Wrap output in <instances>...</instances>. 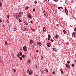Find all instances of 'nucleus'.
<instances>
[{
	"label": "nucleus",
	"mask_w": 76,
	"mask_h": 76,
	"mask_svg": "<svg viewBox=\"0 0 76 76\" xmlns=\"http://www.w3.org/2000/svg\"><path fill=\"white\" fill-rule=\"evenodd\" d=\"M61 8V9H60V11H61V12H62L63 11H64V10H63V7H58V9H60V8Z\"/></svg>",
	"instance_id": "1"
},
{
	"label": "nucleus",
	"mask_w": 76,
	"mask_h": 76,
	"mask_svg": "<svg viewBox=\"0 0 76 76\" xmlns=\"http://www.w3.org/2000/svg\"><path fill=\"white\" fill-rule=\"evenodd\" d=\"M27 16L28 18H30L31 19H32V15H31L28 14L27 15Z\"/></svg>",
	"instance_id": "2"
},
{
	"label": "nucleus",
	"mask_w": 76,
	"mask_h": 76,
	"mask_svg": "<svg viewBox=\"0 0 76 76\" xmlns=\"http://www.w3.org/2000/svg\"><path fill=\"white\" fill-rule=\"evenodd\" d=\"M27 48H26V46H24L23 47V50L24 51H27Z\"/></svg>",
	"instance_id": "3"
},
{
	"label": "nucleus",
	"mask_w": 76,
	"mask_h": 76,
	"mask_svg": "<svg viewBox=\"0 0 76 76\" xmlns=\"http://www.w3.org/2000/svg\"><path fill=\"white\" fill-rule=\"evenodd\" d=\"M65 11L66 14V15L67 16V15H68V11L67 10V9L65 8Z\"/></svg>",
	"instance_id": "4"
},
{
	"label": "nucleus",
	"mask_w": 76,
	"mask_h": 76,
	"mask_svg": "<svg viewBox=\"0 0 76 76\" xmlns=\"http://www.w3.org/2000/svg\"><path fill=\"white\" fill-rule=\"evenodd\" d=\"M65 65L66 67H67V68H69V67H70V65L67 64H66Z\"/></svg>",
	"instance_id": "5"
},
{
	"label": "nucleus",
	"mask_w": 76,
	"mask_h": 76,
	"mask_svg": "<svg viewBox=\"0 0 76 76\" xmlns=\"http://www.w3.org/2000/svg\"><path fill=\"white\" fill-rule=\"evenodd\" d=\"M37 45H39V46H40V45H41V43L40 42H39L37 43Z\"/></svg>",
	"instance_id": "6"
},
{
	"label": "nucleus",
	"mask_w": 76,
	"mask_h": 76,
	"mask_svg": "<svg viewBox=\"0 0 76 76\" xmlns=\"http://www.w3.org/2000/svg\"><path fill=\"white\" fill-rule=\"evenodd\" d=\"M60 71L61 72V74H63L64 73V72H63V69H60Z\"/></svg>",
	"instance_id": "7"
},
{
	"label": "nucleus",
	"mask_w": 76,
	"mask_h": 76,
	"mask_svg": "<svg viewBox=\"0 0 76 76\" xmlns=\"http://www.w3.org/2000/svg\"><path fill=\"white\" fill-rule=\"evenodd\" d=\"M45 30H46V28H45V27H43V32H45Z\"/></svg>",
	"instance_id": "8"
},
{
	"label": "nucleus",
	"mask_w": 76,
	"mask_h": 76,
	"mask_svg": "<svg viewBox=\"0 0 76 76\" xmlns=\"http://www.w3.org/2000/svg\"><path fill=\"white\" fill-rule=\"evenodd\" d=\"M30 44H32V43H33V41H32V39L30 40Z\"/></svg>",
	"instance_id": "9"
},
{
	"label": "nucleus",
	"mask_w": 76,
	"mask_h": 76,
	"mask_svg": "<svg viewBox=\"0 0 76 76\" xmlns=\"http://www.w3.org/2000/svg\"><path fill=\"white\" fill-rule=\"evenodd\" d=\"M29 75H32V72H31V71H29Z\"/></svg>",
	"instance_id": "10"
},
{
	"label": "nucleus",
	"mask_w": 76,
	"mask_h": 76,
	"mask_svg": "<svg viewBox=\"0 0 76 76\" xmlns=\"http://www.w3.org/2000/svg\"><path fill=\"white\" fill-rule=\"evenodd\" d=\"M75 32H73L72 33V36H74V37H75Z\"/></svg>",
	"instance_id": "11"
},
{
	"label": "nucleus",
	"mask_w": 76,
	"mask_h": 76,
	"mask_svg": "<svg viewBox=\"0 0 76 76\" xmlns=\"http://www.w3.org/2000/svg\"><path fill=\"white\" fill-rule=\"evenodd\" d=\"M47 46H48V47H50V43H48L47 44Z\"/></svg>",
	"instance_id": "12"
},
{
	"label": "nucleus",
	"mask_w": 76,
	"mask_h": 76,
	"mask_svg": "<svg viewBox=\"0 0 76 76\" xmlns=\"http://www.w3.org/2000/svg\"><path fill=\"white\" fill-rule=\"evenodd\" d=\"M53 51H57V50L55 48H53Z\"/></svg>",
	"instance_id": "13"
},
{
	"label": "nucleus",
	"mask_w": 76,
	"mask_h": 76,
	"mask_svg": "<svg viewBox=\"0 0 76 76\" xmlns=\"http://www.w3.org/2000/svg\"><path fill=\"white\" fill-rule=\"evenodd\" d=\"M58 37V35L57 34L55 36V38L56 39H57V38Z\"/></svg>",
	"instance_id": "14"
},
{
	"label": "nucleus",
	"mask_w": 76,
	"mask_h": 76,
	"mask_svg": "<svg viewBox=\"0 0 76 76\" xmlns=\"http://www.w3.org/2000/svg\"><path fill=\"white\" fill-rule=\"evenodd\" d=\"M29 9V7H26L25 8L26 10H28Z\"/></svg>",
	"instance_id": "15"
},
{
	"label": "nucleus",
	"mask_w": 76,
	"mask_h": 76,
	"mask_svg": "<svg viewBox=\"0 0 76 76\" xmlns=\"http://www.w3.org/2000/svg\"><path fill=\"white\" fill-rule=\"evenodd\" d=\"M19 14L20 16L21 15H22V14H23V12H21L19 13Z\"/></svg>",
	"instance_id": "16"
},
{
	"label": "nucleus",
	"mask_w": 76,
	"mask_h": 76,
	"mask_svg": "<svg viewBox=\"0 0 76 76\" xmlns=\"http://www.w3.org/2000/svg\"><path fill=\"white\" fill-rule=\"evenodd\" d=\"M2 6V3H1V2L0 3V7H1Z\"/></svg>",
	"instance_id": "17"
},
{
	"label": "nucleus",
	"mask_w": 76,
	"mask_h": 76,
	"mask_svg": "<svg viewBox=\"0 0 76 76\" xmlns=\"http://www.w3.org/2000/svg\"><path fill=\"white\" fill-rule=\"evenodd\" d=\"M48 37L49 38H51V35H50L49 34L48 35Z\"/></svg>",
	"instance_id": "18"
},
{
	"label": "nucleus",
	"mask_w": 76,
	"mask_h": 76,
	"mask_svg": "<svg viewBox=\"0 0 76 76\" xmlns=\"http://www.w3.org/2000/svg\"><path fill=\"white\" fill-rule=\"evenodd\" d=\"M5 45H7V41L5 42Z\"/></svg>",
	"instance_id": "19"
},
{
	"label": "nucleus",
	"mask_w": 76,
	"mask_h": 76,
	"mask_svg": "<svg viewBox=\"0 0 76 76\" xmlns=\"http://www.w3.org/2000/svg\"><path fill=\"white\" fill-rule=\"evenodd\" d=\"M7 18H8V19H9V15H7Z\"/></svg>",
	"instance_id": "20"
},
{
	"label": "nucleus",
	"mask_w": 76,
	"mask_h": 76,
	"mask_svg": "<svg viewBox=\"0 0 76 76\" xmlns=\"http://www.w3.org/2000/svg\"><path fill=\"white\" fill-rule=\"evenodd\" d=\"M63 32H64V34H66V31L65 30H64L63 31Z\"/></svg>",
	"instance_id": "21"
},
{
	"label": "nucleus",
	"mask_w": 76,
	"mask_h": 76,
	"mask_svg": "<svg viewBox=\"0 0 76 76\" xmlns=\"http://www.w3.org/2000/svg\"><path fill=\"white\" fill-rule=\"evenodd\" d=\"M19 58L21 60H22V57H20Z\"/></svg>",
	"instance_id": "22"
},
{
	"label": "nucleus",
	"mask_w": 76,
	"mask_h": 76,
	"mask_svg": "<svg viewBox=\"0 0 76 76\" xmlns=\"http://www.w3.org/2000/svg\"><path fill=\"white\" fill-rule=\"evenodd\" d=\"M52 73L53 74V75H55V72L54 71H53V72H52Z\"/></svg>",
	"instance_id": "23"
},
{
	"label": "nucleus",
	"mask_w": 76,
	"mask_h": 76,
	"mask_svg": "<svg viewBox=\"0 0 76 76\" xmlns=\"http://www.w3.org/2000/svg\"><path fill=\"white\" fill-rule=\"evenodd\" d=\"M16 69H13V71L14 72H16Z\"/></svg>",
	"instance_id": "24"
},
{
	"label": "nucleus",
	"mask_w": 76,
	"mask_h": 76,
	"mask_svg": "<svg viewBox=\"0 0 76 76\" xmlns=\"http://www.w3.org/2000/svg\"><path fill=\"white\" fill-rule=\"evenodd\" d=\"M34 3H35V4H37V1H35Z\"/></svg>",
	"instance_id": "25"
},
{
	"label": "nucleus",
	"mask_w": 76,
	"mask_h": 76,
	"mask_svg": "<svg viewBox=\"0 0 76 76\" xmlns=\"http://www.w3.org/2000/svg\"><path fill=\"white\" fill-rule=\"evenodd\" d=\"M22 57L23 58H24V57H25V55H23L22 56Z\"/></svg>",
	"instance_id": "26"
},
{
	"label": "nucleus",
	"mask_w": 76,
	"mask_h": 76,
	"mask_svg": "<svg viewBox=\"0 0 76 76\" xmlns=\"http://www.w3.org/2000/svg\"><path fill=\"white\" fill-rule=\"evenodd\" d=\"M20 56H22V53H20Z\"/></svg>",
	"instance_id": "27"
},
{
	"label": "nucleus",
	"mask_w": 76,
	"mask_h": 76,
	"mask_svg": "<svg viewBox=\"0 0 76 76\" xmlns=\"http://www.w3.org/2000/svg\"><path fill=\"white\" fill-rule=\"evenodd\" d=\"M1 22H2V20L0 19V23H1Z\"/></svg>",
	"instance_id": "28"
},
{
	"label": "nucleus",
	"mask_w": 76,
	"mask_h": 76,
	"mask_svg": "<svg viewBox=\"0 0 76 76\" xmlns=\"http://www.w3.org/2000/svg\"><path fill=\"white\" fill-rule=\"evenodd\" d=\"M52 42H54V40L53 39H51L50 40Z\"/></svg>",
	"instance_id": "29"
},
{
	"label": "nucleus",
	"mask_w": 76,
	"mask_h": 76,
	"mask_svg": "<svg viewBox=\"0 0 76 76\" xmlns=\"http://www.w3.org/2000/svg\"><path fill=\"white\" fill-rule=\"evenodd\" d=\"M45 71H46V72H47V73H48V70L45 69Z\"/></svg>",
	"instance_id": "30"
},
{
	"label": "nucleus",
	"mask_w": 76,
	"mask_h": 76,
	"mask_svg": "<svg viewBox=\"0 0 76 76\" xmlns=\"http://www.w3.org/2000/svg\"><path fill=\"white\" fill-rule=\"evenodd\" d=\"M33 12H35V9H33Z\"/></svg>",
	"instance_id": "31"
},
{
	"label": "nucleus",
	"mask_w": 76,
	"mask_h": 76,
	"mask_svg": "<svg viewBox=\"0 0 76 76\" xmlns=\"http://www.w3.org/2000/svg\"><path fill=\"white\" fill-rule=\"evenodd\" d=\"M17 57H19V54H18L17 55Z\"/></svg>",
	"instance_id": "32"
},
{
	"label": "nucleus",
	"mask_w": 76,
	"mask_h": 76,
	"mask_svg": "<svg viewBox=\"0 0 76 76\" xmlns=\"http://www.w3.org/2000/svg\"><path fill=\"white\" fill-rule=\"evenodd\" d=\"M72 67H75V65H74V64H72Z\"/></svg>",
	"instance_id": "33"
},
{
	"label": "nucleus",
	"mask_w": 76,
	"mask_h": 76,
	"mask_svg": "<svg viewBox=\"0 0 76 76\" xmlns=\"http://www.w3.org/2000/svg\"><path fill=\"white\" fill-rule=\"evenodd\" d=\"M29 69H27V73H28L29 72Z\"/></svg>",
	"instance_id": "34"
},
{
	"label": "nucleus",
	"mask_w": 76,
	"mask_h": 76,
	"mask_svg": "<svg viewBox=\"0 0 76 76\" xmlns=\"http://www.w3.org/2000/svg\"><path fill=\"white\" fill-rule=\"evenodd\" d=\"M41 74L42 75L44 73V72L43 71H41Z\"/></svg>",
	"instance_id": "35"
},
{
	"label": "nucleus",
	"mask_w": 76,
	"mask_h": 76,
	"mask_svg": "<svg viewBox=\"0 0 76 76\" xmlns=\"http://www.w3.org/2000/svg\"><path fill=\"white\" fill-rule=\"evenodd\" d=\"M44 15H45L46 16H47V14H44Z\"/></svg>",
	"instance_id": "36"
},
{
	"label": "nucleus",
	"mask_w": 76,
	"mask_h": 76,
	"mask_svg": "<svg viewBox=\"0 0 76 76\" xmlns=\"http://www.w3.org/2000/svg\"><path fill=\"white\" fill-rule=\"evenodd\" d=\"M67 63L68 64H69V63H70V61H67Z\"/></svg>",
	"instance_id": "37"
},
{
	"label": "nucleus",
	"mask_w": 76,
	"mask_h": 76,
	"mask_svg": "<svg viewBox=\"0 0 76 76\" xmlns=\"http://www.w3.org/2000/svg\"><path fill=\"white\" fill-rule=\"evenodd\" d=\"M7 23H9V21H8V20H7Z\"/></svg>",
	"instance_id": "38"
},
{
	"label": "nucleus",
	"mask_w": 76,
	"mask_h": 76,
	"mask_svg": "<svg viewBox=\"0 0 76 76\" xmlns=\"http://www.w3.org/2000/svg\"><path fill=\"white\" fill-rule=\"evenodd\" d=\"M28 63H30V62H31V61H30V60H28Z\"/></svg>",
	"instance_id": "39"
},
{
	"label": "nucleus",
	"mask_w": 76,
	"mask_h": 76,
	"mask_svg": "<svg viewBox=\"0 0 76 76\" xmlns=\"http://www.w3.org/2000/svg\"><path fill=\"white\" fill-rule=\"evenodd\" d=\"M25 24H26V25H28V24L27 23H25Z\"/></svg>",
	"instance_id": "40"
},
{
	"label": "nucleus",
	"mask_w": 76,
	"mask_h": 76,
	"mask_svg": "<svg viewBox=\"0 0 76 76\" xmlns=\"http://www.w3.org/2000/svg\"><path fill=\"white\" fill-rule=\"evenodd\" d=\"M30 22H31V23H32V21L31 20L30 21Z\"/></svg>",
	"instance_id": "41"
},
{
	"label": "nucleus",
	"mask_w": 76,
	"mask_h": 76,
	"mask_svg": "<svg viewBox=\"0 0 76 76\" xmlns=\"http://www.w3.org/2000/svg\"><path fill=\"white\" fill-rule=\"evenodd\" d=\"M19 22H22V21H21V20H19Z\"/></svg>",
	"instance_id": "42"
},
{
	"label": "nucleus",
	"mask_w": 76,
	"mask_h": 76,
	"mask_svg": "<svg viewBox=\"0 0 76 76\" xmlns=\"http://www.w3.org/2000/svg\"><path fill=\"white\" fill-rule=\"evenodd\" d=\"M74 31H76V28H75Z\"/></svg>",
	"instance_id": "43"
},
{
	"label": "nucleus",
	"mask_w": 76,
	"mask_h": 76,
	"mask_svg": "<svg viewBox=\"0 0 76 76\" xmlns=\"http://www.w3.org/2000/svg\"><path fill=\"white\" fill-rule=\"evenodd\" d=\"M48 40H50V38H48Z\"/></svg>",
	"instance_id": "44"
},
{
	"label": "nucleus",
	"mask_w": 76,
	"mask_h": 76,
	"mask_svg": "<svg viewBox=\"0 0 76 76\" xmlns=\"http://www.w3.org/2000/svg\"><path fill=\"white\" fill-rule=\"evenodd\" d=\"M39 50H36V52H39Z\"/></svg>",
	"instance_id": "45"
},
{
	"label": "nucleus",
	"mask_w": 76,
	"mask_h": 76,
	"mask_svg": "<svg viewBox=\"0 0 76 76\" xmlns=\"http://www.w3.org/2000/svg\"><path fill=\"white\" fill-rule=\"evenodd\" d=\"M32 31H35V30H34V29H33V30H32Z\"/></svg>",
	"instance_id": "46"
},
{
	"label": "nucleus",
	"mask_w": 76,
	"mask_h": 76,
	"mask_svg": "<svg viewBox=\"0 0 76 76\" xmlns=\"http://www.w3.org/2000/svg\"><path fill=\"white\" fill-rule=\"evenodd\" d=\"M57 26H58V24H57Z\"/></svg>",
	"instance_id": "47"
},
{
	"label": "nucleus",
	"mask_w": 76,
	"mask_h": 76,
	"mask_svg": "<svg viewBox=\"0 0 76 76\" xmlns=\"http://www.w3.org/2000/svg\"><path fill=\"white\" fill-rule=\"evenodd\" d=\"M66 44H69V43H68V42H67V43H66Z\"/></svg>",
	"instance_id": "48"
},
{
	"label": "nucleus",
	"mask_w": 76,
	"mask_h": 76,
	"mask_svg": "<svg viewBox=\"0 0 76 76\" xmlns=\"http://www.w3.org/2000/svg\"><path fill=\"white\" fill-rule=\"evenodd\" d=\"M54 0V1H56V0Z\"/></svg>",
	"instance_id": "49"
},
{
	"label": "nucleus",
	"mask_w": 76,
	"mask_h": 76,
	"mask_svg": "<svg viewBox=\"0 0 76 76\" xmlns=\"http://www.w3.org/2000/svg\"><path fill=\"white\" fill-rule=\"evenodd\" d=\"M75 62H76V60H75Z\"/></svg>",
	"instance_id": "50"
},
{
	"label": "nucleus",
	"mask_w": 76,
	"mask_h": 76,
	"mask_svg": "<svg viewBox=\"0 0 76 76\" xmlns=\"http://www.w3.org/2000/svg\"><path fill=\"white\" fill-rule=\"evenodd\" d=\"M16 19H18V17H16Z\"/></svg>",
	"instance_id": "51"
},
{
	"label": "nucleus",
	"mask_w": 76,
	"mask_h": 76,
	"mask_svg": "<svg viewBox=\"0 0 76 76\" xmlns=\"http://www.w3.org/2000/svg\"><path fill=\"white\" fill-rule=\"evenodd\" d=\"M19 15H18V17H19Z\"/></svg>",
	"instance_id": "52"
},
{
	"label": "nucleus",
	"mask_w": 76,
	"mask_h": 76,
	"mask_svg": "<svg viewBox=\"0 0 76 76\" xmlns=\"http://www.w3.org/2000/svg\"><path fill=\"white\" fill-rule=\"evenodd\" d=\"M19 20H20V18H19Z\"/></svg>",
	"instance_id": "53"
},
{
	"label": "nucleus",
	"mask_w": 76,
	"mask_h": 76,
	"mask_svg": "<svg viewBox=\"0 0 76 76\" xmlns=\"http://www.w3.org/2000/svg\"><path fill=\"white\" fill-rule=\"evenodd\" d=\"M31 30H33V29H32V28H31Z\"/></svg>",
	"instance_id": "54"
},
{
	"label": "nucleus",
	"mask_w": 76,
	"mask_h": 76,
	"mask_svg": "<svg viewBox=\"0 0 76 76\" xmlns=\"http://www.w3.org/2000/svg\"><path fill=\"white\" fill-rule=\"evenodd\" d=\"M2 0L3 1V0Z\"/></svg>",
	"instance_id": "55"
}]
</instances>
